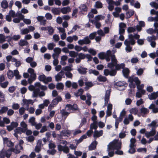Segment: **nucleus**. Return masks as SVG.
I'll use <instances>...</instances> for the list:
<instances>
[{
  "label": "nucleus",
  "mask_w": 158,
  "mask_h": 158,
  "mask_svg": "<svg viewBox=\"0 0 158 158\" xmlns=\"http://www.w3.org/2000/svg\"><path fill=\"white\" fill-rule=\"evenodd\" d=\"M129 80L131 82L134 81L137 85L138 91L136 93V97L139 98L141 97L142 95L146 93L145 90L143 89L144 87V84L140 85V81L137 77H135L134 79L130 78Z\"/></svg>",
  "instance_id": "1"
},
{
  "label": "nucleus",
  "mask_w": 158,
  "mask_h": 158,
  "mask_svg": "<svg viewBox=\"0 0 158 158\" xmlns=\"http://www.w3.org/2000/svg\"><path fill=\"white\" fill-rule=\"evenodd\" d=\"M111 62L108 63L107 66L108 68L111 69H113L119 70L121 69H123L125 66L124 63H121L120 64H117V60H116L115 55H113L112 56Z\"/></svg>",
  "instance_id": "2"
},
{
  "label": "nucleus",
  "mask_w": 158,
  "mask_h": 158,
  "mask_svg": "<svg viewBox=\"0 0 158 158\" xmlns=\"http://www.w3.org/2000/svg\"><path fill=\"white\" fill-rule=\"evenodd\" d=\"M114 54H111V51L108 50L106 53L101 52L98 54L99 58L101 59H106L107 61H109L110 59L112 60V56Z\"/></svg>",
  "instance_id": "3"
},
{
  "label": "nucleus",
  "mask_w": 158,
  "mask_h": 158,
  "mask_svg": "<svg viewBox=\"0 0 158 158\" xmlns=\"http://www.w3.org/2000/svg\"><path fill=\"white\" fill-rule=\"evenodd\" d=\"M113 141L114 145L112 148L114 150L116 149V150L115 152V153L117 155H122L123 154V151L119 150L121 148V142H118L116 140H114Z\"/></svg>",
  "instance_id": "4"
},
{
  "label": "nucleus",
  "mask_w": 158,
  "mask_h": 158,
  "mask_svg": "<svg viewBox=\"0 0 158 158\" xmlns=\"http://www.w3.org/2000/svg\"><path fill=\"white\" fill-rule=\"evenodd\" d=\"M114 86L119 90L123 91L125 89L127 86V84L124 81H118L114 83Z\"/></svg>",
  "instance_id": "5"
},
{
  "label": "nucleus",
  "mask_w": 158,
  "mask_h": 158,
  "mask_svg": "<svg viewBox=\"0 0 158 158\" xmlns=\"http://www.w3.org/2000/svg\"><path fill=\"white\" fill-rule=\"evenodd\" d=\"M27 71L28 73L30 74V77L28 78V81L29 83L31 84L35 80L36 75L34 73V70L32 68H29Z\"/></svg>",
  "instance_id": "6"
},
{
  "label": "nucleus",
  "mask_w": 158,
  "mask_h": 158,
  "mask_svg": "<svg viewBox=\"0 0 158 158\" xmlns=\"http://www.w3.org/2000/svg\"><path fill=\"white\" fill-rule=\"evenodd\" d=\"M133 35L129 34L128 35V38L125 40L124 42L125 45H134L135 43V40L133 38Z\"/></svg>",
  "instance_id": "7"
},
{
  "label": "nucleus",
  "mask_w": 158,
  "mask_h": 158,
  "mask_svg": "<svg viewBox=\"0 0 158 158\" xmlns=\"http://www.w3.org/2000/svg\"><path fill=\"white\" fill-rule=\"evenodd\" d=\"M113 141L110 142L107 146V151L108 152V155L110 157H112L113 156L115 152L114 153L113 150H114L112 148L113 146Z\"/></svg>",
  "instance_id": "8"
},
{
  "label": "nucleus",
  "mask_w": 158,
  "mask_h": 158,
  "mask_svg": "<svg viewBox=\"0 0 158 158\" xmlns=\"http://www.w3.org/2000/svg\"><path fill=\"white\" fill-rule=\"evenodd\" d=\"M11 155V151L9 149L6 151L5 150L3 149L0 152V158H4L5 156L7 158H9Z\"/></svg>",
  "instance_id": "9"
},
{
  "label": "nucleus",
  "mask_w": 158,
  "mask_h": 158,
  "mask_svg": "<svg viewBox=\"0 0 158 158\" xmlns=\"http://www.w3.org/2000/svg\"><path fill=\"white\" fill-rule=\"evenodd\" d=\"M91 41L88 36H86L82 40H80L78 41V43L80 45L89 44Z\"/></svg>",
  "instance_id": "10"
},
{
  "label": "nucleus",
  "mask_w": 158,
  "mask_h": 158,
  "mask_svg": "<svg viewBox=\"0 0 158 158\" xmlns=\"http://www.w3.org/2000/svg\"><path fill=\"white\" fill-rule=\"evenodd\" d=\"M62 99L60 96H58L57 98L53 99L51 103L49 105L48 108L50 107L53 108L59 102L61 101Z\"/></svg>",
  "instance_id": "11"
},
{
  "label": "nucleus",
  "mask_w": 158,
  "mask_h": 158,
  "mask_svg": "<svg viewBox=\"0 0 158 158\" xmlns=\"http://www.w3.org/2000/svg\"><path fill=\"white\" fill-rule=\"evenodd\" d=\"M117 71L115 70L111 69L109 70L108 69H105L104 71V74L105 76H107L110 75V76H114L116 74Z\"/></svg>",
  "instance_id": "12"
},
{
  "label": "nucleus",
  "mask_w": 158,
  "mask_h": 158,
  "mask_svg": "<svg viewBox=\"0 0 158 158\" xmlns=\"http://www.w3.org/2000/svg\"><path fill=\"white\" fill-rule=\"evenodd\" d=\"M57 148L59 151H63L64 153L66 154H67L69 152V148L68 147L66 146H62L60 144L58 145Z\"/></svg>",
  "instance_id": "13"
},
{
  "label": "nucleus",
  "mask_w": 158,
  "mask_h": 158,
  "mask_svg": "<svg viewBox=\"0 0 158 158\" xmlns=\"http://www.w3.org/2000/svg\"><path fill=\"white\" fill-rule=\"evenodd\" d=\"M65 108L66 110L68 111L76 110L78 109L77 105L75 104H73V105L70 104H67L66 105Z\"/></svg>",
  "instance_id": "14"
},
{
  "label": "nucleus",
  "mask_w": 158,
  "mask_h": 158,
  "mask_svg": "<svg viewBox=\"0 0 158 158\" xmlns=\"http://www.w3.org/2000/svg\"><path fill=\"white\" fill-rule=\"evenodd\" d=\"M18 125V124L16 122H12L10 125L6 127L8 131H10L13 129L15 127H17Z\"/></svg>",
  "instance_id": "15"
},
{
  "label": "nucleus",
  "mask_w": 158,
  "mask_h": 158,
  "mask_svg": "<svg viewBox=\"0 0 158 158\" xmlns=\"http://www.w3.org/2000/svg\"><path fill=\"white\" fill-rule=\"evenodd\" d=\"M54 52L52 55V57L56 58V57H58L59 55L61 52V49L59 48H55L53 49Z\"/></svg>",
  "instance_id": "16"
},
{
  "label": "nucleus",
  "mask_w": 158,
  "mask_h": 158,
  "mask_svg": "<svg viewBox=\"0 0 158 158\" xmlns=\"http://www.w3.org/2000/svg\"><path fill=\"white\" fill-rule=\"evenodd\" d=\"M112 109V104L109 103L108 104L107 107V110L106 111V117L110 116L111 115V110Z\"/></svg>",
  "instance_id": "17"
},
{
  "label": "nucleus",
  "mask_w": 158,
  "mask_h": 158,
  "mask_svg": "<svg viewBox=\"0 0 158 158\" xmlns=\"http://www.w3.org/2000/svg\"><path fill=\"white\" fill-rule=\"evenodd\" d=\"M3 139L4 144L8 147H12L14 145V143L10 140H9L7 138H3Z\"/></svg>",
  "instance_id": "18"
},
{
  "label": "nucleus",
  "mask_w": 158,
  "mask_h": 158,
  "mask_svg": "<svg viewBox=\"0 0 158 158\" xmlns=\"http://www.w3.org/2000/svg\"><path fill=\"white\" fill-rule=\"evenodd\" d=\"M156 134V130L154 128H152V130L149 132H147L145 133V135L147 138L150 136L154 135Z\"/></svg>",
  "instance_id": "19"
},
{
  "label": "nucleus",
  "mask_w": 158,
  "mask_h": 158,
  "mask_svg": "<svg viewBox=\"0 0 158 158\" xmlns=\"http://www.w3.org/2000/svg\"><path fill=\"white\" fill-rule=\"evenodd\" d=\"M87 69L86 68H84L81 66H79L77 69V71L79 73L82 75H85L87 73Z\"/></svg>",
  "instance_id": "20"
},
{
  "label": "nucleus",
  "mask_w": 158,
  "mask_h": 158,
  "mask_svg": "<svg viewBox=\"0 0 158 158\" xmlns=\"http://www.w3.org/2000/svg\"><path fill=\"white\" fill-rule=\"evenodd\" d=\"M110 91L109 90H106V92L104 98L105 105H106L108 103V102L110 96Z\"/></svg>",
  "instance_id": "21"
},
{
  "label": "nucleus",
  "mask_w": 158,
  "mask_h": 158,
  "mask_svg": "<svg viewBox=\"0 0 158 158\" xmlns=\"http://www.w3.org/2000/svg\"><path fill=\"white\" fill-rule=\"evenodd\" d=\"M64 75V73L61 71L59 73L55 76L56 81H60L62 78V76Z\"/></svg>",
  "instance_id": "22"
},
{
  "label": "nucleus",
  "mask_w": 158,
  "mask_h": 158,
  "mask_svg": "<svg viewBox=\"0 0 158 158\" xmlns=\"http://www.w3.org/2000/svg\"><path fill=\"white\" fill-rule=\"evenodd\" d=\"M23 103L24 106H26V109L29 108V105L30 104H33V102L31 100H23Z\"/></svg>",
  "instance_id": "23"
},
{
  "label": "nucleus",
  "mask_w": 158,
  "mask_h": 158,
  "mask_svg": "<svg viewBox=\"0 0 158 158\" xmlns=\"http://www.w3.org/2000/svg\"><path fill=\"white\" fill-rule=\"evenodd\" d=\"M103 131L102 130H100L99 131L95 130L94 133V138H98L101 136L103 134Z\"/></svg>",
  "instance_id": "24"
},
{
  "label": "nucleus",
  "mask_w": 158,
  "mask_h": 158,
  "mask_svg": "<svg viewBox=\"0 0 158 158\" xmlns=\"http://www.w3.org/2000/svg\"><path fill=\"white\" fill-rule=\"evenodd\" d=\"M87 138V135L84 134L82 135L81 137L78 139H76L75 140V142L76 143V145H78L80 143L82 142L84 139H85Z\"/></svg>",
  "instance_id": "25"
},
{
  "label": "nucleus",
  "mask_w": 158,
  "mask_h": 158,
  "mask_svg": "<svg viewBox=\"0 0 158 158\" xmlns=\"http://www.w3.org/2000/svg\"><path fill=\"white\" fill-rule=\"evenodd\" d=\"M71 10L70 7L68 6L62 8L61 9L60 11L63 14H65L70 12Z\"/></svg>",
  "instance_id": "26"
},
{
  "label": "nucleus",
  "mask_w": 158,
  "mask_h": 158,
  "mask_svg": "<svg viewBox=\"0 0 158 158\" xmlns=\"http://www.w3.org/2000/svg\"><path fill=\"white\" fill-rule=\"evenodd\" d=\"M1 6L2 8L4 9H7L9 6L8 2L6 0H3L1 2Z\"/></svg>",
  "instance_id": "27"
},
{
  "label": "nucleus",
  "mask_w": 158,
  "mask_h": 158,
  "mask_svg": "<svg viewBox=\"0 0 158 158\" xmlns=\"http://www.w3.org/2000/svg\"><path fill=\"white\" fill-rule=\"evenodd\" d=\"M122 72L124 76L126 78H128L130 73L129 69L127 68L123 69Z\"/></svg>",
  "instance_id": "28"
},
{
  "label": "nucleus",
  "mask_w": 158,
  "mask_h": 158,
  "mask_svg": "<svg viewBox=\"0 0 158 158\" xmlns=\"http://www.w3.org/2000/svg\"><path fill=\"white\" fill-rule=\"evenodd\" d=\"M148 108L150 109H152V112L154 113H156L158 112V108L155 107V105L153 104H151Z\"/></svg>",
  "instance_id": "29"
},
{
  "label": "nucleus",
  "mask_w": 158,
  "mask_h": 158,
  "mask_svg": "<svg viewBox=\"0 0 158 158\" xmlns=\"http://www.w3.org/2000/svg\"><path fill=\"white\" fill-rule=\"evenodd\" d=\"M71 131L69 130H64L61 132V135L63 136H69Z\"/></svg>",
  "instance_id": "30"
},
{
  "label": "nucleus",
  "mask_w": 158,
  "mask_h": 158,
  "mask_svg": "<svg viewBox=\"0 0 158 158\" xmlns=\"http://www.w3.org/2000/svg\"><path fill=\"white\" fill-rule=\"evenodd\" d=\"M97 144V142L96 141H95L93 142L89 147V150H94L96 148Z\"/></svg>",
  "instance_id": "31"
},
{
  "label": "nucleus",
  "mask_w": 158,
  "mask_h": 158,
  "mask_svg": "<svg viewBox=\"0 0 158 158\" xmlns=\"http://www.w3.org/2000/svg\"><path fill=\"white\" fill-rule=\"evenodd\" d=\"M60 113L61 114L62 117L65 119L70 114V112H67L64 109H62L60 110Z\"/></svg>",
  "instance_id": "32"
},
{
  "label": "nucleus",
  "mask_w": 158,
  "mask_h": 158,
  "mask_svg": "<svg viewBox=\"0 0 158 158\" xmlns=\"http://www.w3.org/2000/svg\"><path fill=\"white\" fill-rule=\"evenodd\" d=\"M87 80V79L86 78H82L79 79L78 81L79 85L81 87L83 86L84 84V81H86Z\"/></svg>",
  "instance_id": "33"
},
{
  "label": "nucleus",
  "mask_w": 158,
  "mask_h": 158,
  "mask_svg": "<svg viewBox=\"0 0 158 158\" xmlns=\"http://www.w3.org/2000/svg\"><path fill=\"white\" fill-rule=\"evenodd\" d=\"M85 89L86 90L89 89L93 85V84L91 82H85Z\"/></svg>",
  "instance_id": "34"
},
{
  "label": "nucleus",
  "mask_w": 158,
  "mask_h": 158,
  "mask_svg": "<svg viewBox=\"0 0 158 158\" xmlns=\"http://www.w3.org/2000/svg\"><path fill=\"white\" fill-rule=\"evenodd\" d=\"M14 74L16 80H19L21 78V76L19 75V72L18 70L16 69L14 70Z\"/></svg>",
  "instance_id": "35"
},
{
  "label": "nucleus",
  "mask_w": 158,
  "mask_h": 158,
  "mask_svg": "<svg viewBox=\"0 0 158 158\" xmlns=\"http://www.w3.org/2000/svg\"><path fill=\"white\" fill-rule=\"evenodd\" d=\"M52 12L55 15H59L61 11L59 8H53L52 9Z\"/></svg>",
  "instance_id": "36"
},
{
  "label": "nucleus",
  "mask_w": 158,
  "mask_h": 158,
  "mask_svg": "<svg viewBox=\"0 0 158 158\" xmlns=\"http://www.w3.org/2000/svg\"><path fill=\"white\" fill-rule=\"evenodd\" d=\"M28 44V43L27 41L24 40H20L19 42V45L21 46H27Z\"/></svg>",
  "instance_id": "37"
},
{
  "label": "nucleus",
  "mask_w": 158,
  "mask_h": 158,
  "mask_svg": "<svg viewBox=\"0 0 158 158\" xmlns=\"http://www.w3.org/2000/svg\"><path fill=\"white\" fill-rule=\"evenodd\" d=\"M97 80L99 82H105L106 81L107 79L106 77L99 75L97 77Z\"/></svg>",
  "instance_id": "38"
},
{
  "label": "nucleus",
  "mask_w": 158,
  "mask_h": 158,
  "mask_svg": "<svg viewBox=\"0 0 158 158\" xmlns=\"http://www.w3.org/2000/svg\"><path fill=\"white\" fill-rule=\"evenodd\" d=\"M98 128V122H94L91 124L90 129L93 130L94 129L96 130Z\"/></svg>",
  "instance_id": "39"
},
{
  "label": "nucleus",
  "mask_w": 158,
  "mask_h": 158,
  "mask_svg": "<svg viewBox=\"0 0 158 158\" xmlns=\"http://www.w3.org/2000/svg\"><path fill=\"white\" fill-rule=\"evenodd\" d=\"M148 98L150 100H153L157 98L156 92H153L148 95Z\"/></svg>",
  "instance_id": "40"
},
{
  "label": "nucleus",
  "mask_w": 158,
  "mask_h": 158,
  "mask_svg": "<svg viewBox=\"0 0 158 158\" xmlns=\"http://www.w3.org/2000/svg\"><path fill=\"white\" fill-rule=\"evenodd\" d=\"M141 113L143 114V115L148 114L149 112V110L147 108L144 107H143L140 109Z\"/></svg>",
  "instance_id": "41"
},
{
  "label": "nucleus",
  "mask_w": 158,
  "mask_h": 158,
  "mask_svg": "<svg viewBox=\"0 0 158 158\" xmlns=\"http://www.w3.org/2000/svg\"><path fill=\"white\" fill-rule=\"evenodd\" d=\"M15 132L19 134H21L22 133L25 132L24 130H23V128L20 127H17L14 130Z\"/></svg>",
  "instance_id": "42"
},
{
  "label": "nucleus",
  "mask_w": 158,
  "mask_h": 158,
  "mask_svg": "<svg viewBox=\"0 0 158 158\" xmlns=\"http://www.w3.org/2000/svg\"><path fill=\"white\" fill-rule=\"evenodd\" d=\"M89 74H93L95 76H98L99 74V72L97 70L92 69H90L89 71Z\"/></svg>",
  "instance_id": "43"
},
{
  "label": "nucleus",
  "mask_w": 158,
  "mask_h": 158,
  "mask_svg": "<svg viewBox=\"0 0 158 158\" xmlns=\"http://www.w3.org/2000/svg\"><path fill=\"white\" fill-rule=\"evenodd\" d=\"M7 75L9 79H11L14 76V72L11 70H9L7 72Z\"/></svg>",
  "instance_id": "44"
},
{
  "label": "nucleus",
  "mask_w": 158,
  "mask_h": 158,
  "mask_svg": "<svg viewBox=\"0 0 158 158\" xmlns=\"http://www.w3.org/2000/svg\"><path fill=\"white\" fill-rule=\"evenodd\" d=\"M29 123H31V126H33L36 123L35 122V118L34 117H31L29 119Z\"/></svg>",
  "instance_id": "45"
},
{
  "label": "nucleus",
  "mask_w": 158,
  "mask_h": 158,
  "mask_svg": "<svg viewBox=\"0 0 158 158\" xmlns=\"http://www.w3.org/2000/svg\"><path fill=\"white\" fill-rule=\"evenodd\" d=\"M40 91V89L39 88H36L33 92L32 97H36L38 95L39 92Z\"/></svg>",
  "instance_id": "46"
},
{
  "label": "nucleus",
  "mask_w": 158,
  "mask_h": 158,
  "mask_svg": "<svg viewBox=\"0 0 158 158\" xmlns=\"http://www.w3.org/2000/svg\"><path fill=\"white\" fill-rule=\"evenodd\" d=\"M7 37H9L10 40L13 39L15 40H17L20 38V36L19 35H14L13 37H11L10 36H7Z\"/></svg>",
  "instance_id": "47"
},
{
  "label": "nucleus",
  "mask_w": 158,
  "mask_h": 158,
  "mask_svg": "<svg viewBox=\"0 0 158 158\" xmlns=\"http://www.w3.org/2000/svg\"><path fill=\"white\" fill-rule=\"evenodd\" d=\"M84 91V90L82 89H80L78 90V92L74 94V95L76 97H78L81 95Z\"/></svg>",
  "instance_id": "48"
},
{
  "label": "nucleus",
  "mask_w": 158,
  "mask_h": 158,
  "mask_svg": "<svg viewBox=\"0 0 158 158\" xmlns=\"http://www.w3.org/2000/svg\"><path fill=\"white\" fill-rule=\"evenodd\" d=\"M94 7L96 8H101L102 7V4L100 1H97L95 2Z\"/></svg>",
  "instance_id": "49"
},
{
  "label": "nucleus",
  "mask_w": 158,
  "mask_h": 158,
  "mask_svg": "<svg viewBox=\"0 0 158 158\" xmlns=\"http://www.w3.org/2000/svg\"><path fill=\"white\" fill-rule=\"evenodd\" d=\"M8 110L7 106H3L0 109V114H2L6 113Z\"/></svg>",
  "instance_id": "50"
},
{
  "label": "nucleus",
  "mask_w": 158,
  "mask_h": 158,
  "mask_svg": "<svg viewBox=\"0 0 158 158\" xmlns=\"http://www.w3.org/2000/svg\"><path fill=\"white\" fill-rule=\"evenodd\" d=\"M64 85L61 82L58 83L56 85V88L57 89L63 90L64 89Z\"/></svg>",
  "instance_id": "51"
},
{
  "label": "nucleus",
  "mask_w": 158,
  "mask_h": 158,
  "mask_svg": "<svg viewBox=\"0 0 158 158\" xmlns=\"http://www.w3.org/2000/svg\"><path fill=\"white\" fill-rule=\"evenodd\" d=\"M69 55L70 56L75 57L77 56L78 53L74 51H70L69 52Z\"/></svg>",
  "instance_id": "52"
},
{
  "label": "nucleus",
  "mask_w": 158,
  "mask_h": 158,
  "mask_svg": "<svg viewBox=\"0 0 158 158\" xmlns=\"http://www.w3.org/2000/svg\"><path fill=\"white\" fill-rule=\"evenodd\" d=\"M135 77H129L128 79V81L130 83L129 84V86L131 88H134L135 87V84L133 83L134 81H133L132 82H131L129 80L130 79V78H132L133 79L135 78Z\"/></svg>",
  "instance_id": "53"
},
{
  "label": "nucleus",
  "mask_w": 158,
  "mask_h": 158,
  "mask_svg": "<svg viewBox=\"0 0 158 158\" xmlns=\"http://www.w3.org/2000/svg\"><path fill=\"white\" fill-rule=\"evenodd\" d=\"M134 11L132 10H129L126 12V15L127 18H130L131 16L133 15Z\"/></svg>",
  "instance_id": "54"
},
{
  "label": "nucleus",
  "mask_w": 158,
  "mask_h": 158,
  "mask_svg": "<svg viewBox=\"0 0 158 158\" xmlns=\"http://www.w3.org/2000/svg\"><path fill=\"white\" fill-rule=\"evenodd\" d=\"M156 39V37L155 36H148L147 38V40L149 42H153L155 41Z\"/></svg>",
  "instance_id": "55"
},
{
  "label": "nucleus",
  "mask_w": 158,
  "mask_h": 158,
  "mask_svg": "<svg viewBox=\"0 0 158 158\" xmlns=\"http://www.w3.org/2000/svg\"><path fill=\"white\" fill-rule=\"evenodd\" d=\"M137 70L136 73L138 76H141L143 73V69L141 68L137 69V68H135Z\"/></svg>",
  "instance_id": "56"
},
{
  "label": "nucleus",
  "mask_w": 158,
  "mask_h": 158,
  "mask_svg": "<svg viewBox=\"0 0 158 158\" xmlns=\"http://www.w3.org/2000/svg\"><path fill=\"white\" fill-rule=\"evenodd\" d=\"M47 30L48 31V34L50 35H52L54 32V30L53 27L51 26L48 27Z\"/></svg>",
  "instance_id": "57"
},
{
  "label": "nucleus",
  "mask_w": 158,
  "mask_h": 158,
  "mask_svg": "<svg viewBox=\"0 0 158 158\" xmlns=\"http://www.w3.org/2000/svg\"><path fill=\"white\" fill-rule=\"evenodd\" d=\"M15 17H18V18H20L21 19H23L24 18V16L22 15L19 11L17 12L16 14H15Z\"/></svg>",
  "instance_id": "58"
},
{
  "label": "nucleus",
  "mask_w": 158,
  "mask_h": 158,
  "mask_svg": "<svg viewBox=\"0 0 158 158\" xmlns=\"http://www.w3.org/2000/svg\"><path fill=\"white\" fill-rule=\"evenodd\" d=\"M5 36L2 34H0V43H2L5 41L6 38Z\"/></svg>",
  "instance_id": "59"
},
{
  "label": "nucleus",
  "mask_w": 158,
  "mask_h": 158,
  "mask_svg": "<svg viewBox=\"0 0 158 158\" xmlns=\"http://www.w3.org/2000/svg\"><path fill=\"white\" fill-rule=\"evenodd\" d=\"M55 46V44L53 43H49L48 45V48L49 50H52L54 47Z\"/></svg>",
  "instance_id": "60"
},
{
  "label": "nucleus",
  "mask_w": 158,
  "mask_h": 158,
  "mask_svg": "<svg viewBox=\"0 0 158 158\" xmlns=\"http://www.w3.org/2000/svg\"><path fill=\"white\" fill-rule=\"evenodd\" d=\"M104 17L101 15H98L96 16L94 18L95 20L97 22L99 20L104 19Z\"/></svg>",
  "instance_id": "61"
},
{
  "label": "nucleus",
  "mask_w": 158,
  "mask_h": 158,
  "mask_svg": "<svg viewBox=\"0 0 158 158\" xmlns=\"http://www.w3.org/2000/svg\"><path fill=\"white\" fill-rule=\"evenodd\" d=\"M126 47L125 48L126 51L127 52H129L132 51V47H131L129 44L128 45H125Z\"/></svg>",
  "instance_id": "62"
},
{
  "label": "nucleus",
  "mask_w": 158,
  "mask_h": 158,
  "mask_svg": "<svg viewBox=\"0 0 158 158\" xmlns=\"http://www.w3.org/2000/svg\"><path fill=\"white\" fill-rule=\"evenodd\" d=\"M20 125L21 126L23 127L22 128L23 130H24V131L25 132L27 128V124L24 122H22L21 123Z\"/></svg>",
  "instance_id": "63"
},
{
  "label": "nucleus",
  "mask_w": 158,
  "mask_h": 158,
  "mask_svg": "<svg viewBox=\"0 0 158 158\" xmlns=\"http://www.w3.org/2000/svg\"><path fill=\"white\" fill-rule=\"evenodd\" d=\"M1 87L3 88H6L9 84V82L8 81H5L4 82H1L0 83Z\"/></svg>",
  "instance_id": "64"
}]
</instances>
